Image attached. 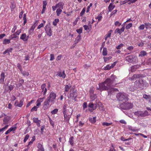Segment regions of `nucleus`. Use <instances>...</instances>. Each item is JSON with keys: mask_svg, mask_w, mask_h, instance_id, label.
Wrapping results in <instances>:
<instances>
[{"mask_svg": "<svg viewBox=\"0 0 151 151\" xmlns=\"http://www.w3.org/2000/svg\"><path fill=\"white\" fill-rule=\"evenodd\" d=\"M17 35L15 33L10 36L9 37V38L10 39H13L14 38H17Z\"/></svg>", "mask_w": 151, "mask_h": 151, "instance_id": "nucleus-46", "label": "nucleus"}, {"mask_svg": "<svg viewBox=\"0 0 151 151\" xmlns=\"http://www.w3.org/2000/svg\"><path fill=\"white\" fill-rule=\"evenodd\" d=\"M104 61L105 62H106L107 61H108L111 58V57H104Z\"/></svg>", "mask_w": 151, "mask_h": 151, "instance_id": "nucleus-60", "label": "nucleus"}, {"mask_svg": "<svg viewBox=\"0 0 151 151\" xmlns=\"http://www.w3.org/2000/svg\"><path fill=\"white\" fill-rule=\"evenodd\" d=\"M125 60L127 62L132 63H137L138 61L137 57L133 55L127 56L125 57Z\"/></svg>", "mask_w": 151, "mask_h": 151, "instance_id": "nucleus-3", "label": "nucleus"}, {"mask_svg": "<svg viewBox=\"0 0 151 151\" xmlns=\"http://www.w3.org/2000/svg\"><path fill=\"white\" fill-rule=\"evenodd\" d=\"M124 45L123 44H120L119 45L116 47V48L118 50H119L121 49V47H123Z\"/></svg>", "mask_w": 151, "mask_h": 151, "instance_id": "nucleus-56", "label": "nucleus"}, {"mask_svg": "<svg viewBox=\"0 0 151 151\" xmlns=\"http://www.w3.org/2000/svg\"><path fill=\"white\" fill-rule=\"evenodd\" d=\"M139 77V75L137 74L134 75L131 78V80H134V79Z\"/></svg>", "mask_w": 151, "mask_h": 151, "instance_id": "nucleus-51", "label": "nucleus"}, {"mask_svg": "<svg viewBox=\"0 0 151 151\" xmlns=\"http://www.w3.org/2000/svg\"><path fill=\"white\" fill-rule=\"evenodd\" d=\"M116 78L115 76L114 75H111L110 78H108L106 79H108L109 82L111 85L115 82V79Z\"/></svg>", "mask_w": 151, "mask_h": 151, "instance_id": "nucleus-13", "label": "nucleus"}, {"mask_svg": "<svg viewBox=\"0 0 151 151\" xmlns=\"http://www.w3.org/2000/svg\"><path fill=\"white\" fill-rule=\"evenodd\" d=\"M111 147H110V149L108 151H116V150L114 149L113 144H111Z\"/></svg>", "mask_w": 151, "mask_h": 151, "instance_id": "nucleus-52", "label": "nucleus"}, {"mask_svg": "<svg viewBox=\"0 0 151 151\" xmlns=\"http://www.w3.org/2000/svg\"><path fill=\"white\" fill-rule=\"evenodd\" d=\"M144 86V81L142 79H139L136 80L134 83V86L135 88L143 89Z\"/></svg>", "mask_w": 151, "mask_h": 151, "instance_id": "nucleus-5", "label": "nucleus"}, {"mask_svg": "<svg viewBox=\"0 0 151 151\" xmlns=\"http://www.w3.org/2000/svg\"><path fill=\"white\" fill-rule=\"evenodd\" d=\"M115 6L113 5L112 3H111L109 5L108 9L109 12H111L115 7Z\"/></svg>", "mask_w": 151, "mask_h": 151, "instance_id": "nucleus-26", "label": "nucleus"}, {"mask_svg": "<svg viewBox=\"0 0 151 151\" xmlns=\"http://www.w3.org/2000/svg\"><path fill=\"white\" fill-rule=\"evenodd\" d=\"M133 104L127 102H124L121 105H120L121 107L124 109H129L132 108L133 107Z\"/></svg>", "mask_w": 151, "mask_h": 151, "instance_id": "nucleus-6", "label": "nucleus"}, {"mask_svg": "<svg viewBox=\"0 0 151 151\" xmlns=\"http://www.w3.org/2000/svg\"><path fill=\"white\" fill-rule=\"evenodd\" d=\"M147 54V53L146 51L144 50H142L140 52L139 56L142 57L145 56Z\"/></svg>", "mask_w": 151, "mask_h": 151, "instance_id": "nucleus-23", "label": "nucleus"}, {"mask_svg": "<svg viewBox=\"0 0 151 151\" xmlns=\"http://www.w3.org/2000/svg\"><path fill=\"white\" fill-rule=\"evenodd\" d=\"M73 139L74 137L73 136L71 137L69 139V142L70 144L72 146H73L74 145Z\"/></svg>", "mask_w": 151, "mask_h": 151, "instance_id": "nucleus-41", "label": "nucleus"}, {"mask_svg": "<svg viewBox=\"0 0 151 151\" xmlns=\"http://www.w3.org/2000/svg\"><path fill=\"white\" fill-rule=\"evenodd\" d=\"M134 114V115L138 117L141 116L143 117L147 116L148 114V112L146 110H145L144 111H135Z\"/></svg>", "mask_w": 151, "mask_h": 151, "instance_id": "nucleus-7", "label": "nucleus"}, {"mask_svg": "<svg viewBox=\"0 0 151 151\" xmlns=\"http://www.w3.org/2000/svg\"><path fill=\"white\" fill-rule=\"evenodd\" d=\"M90 95V98L91 100L92 101H93L94 100L96 99L97 98V96L95 94H93Z\"/></svg>", "mask_w": 151, "mask_h": 151, "instance_id": "nucleus-27", "label": "nucleus"}, {"mask_svg": "<svg viewBox=\"0 0 151 151\" xmlns=\"http://www.w3.org/2000/svg\"><path fill=\"white\" fill-rule=\"evenodd\" d=\"M128 129L129 130L132 131L133 132H135L137 130L136 128L133 127L131 126H128Z\"/></svg>", "mask_w": 151, "mask_h": 151, "instance_id": "nucleus-31", "label": "nucleus"}, {"mask_svg": "<svg viewBox=\"0 0 151 151\" xmlns=\"http://www.w3.org/2000/svg\"><path fill=\"white\" fill-rule=\"evenodd\" d=\"M94 90L93 88H91L89 90L90 95L93 94Z\"/></svg>", "mask_w": 151, "mask_h": 151, "instance_id": "nucleus-61", "label": "nucleus"}, {"mask_svg": "<svg viewBox=\"0 0 151 151\" xmlns=\"http://www.w3.org/2000/svg\"><path fill=\"white\" fill-rule=\"evenodd\" d=\"M99 87H97V89L101 91L108 90L111 86L108 81V79H106L104 82L99 83Z\"/></svg>", "mask_w": 151, "mask_h": 151, "instance_id": "nucleus-1", "label": "nucleus"}, {"mask_svg": "<svg viewBox=\"0 0 151 151\" xmlns=\"http://www.w3.org/2000/svg\"><path fill=\"white\" fill-rule=\"evenodd\" d=\"M113 31L111 30H110L109 31L108 33L105 35V40H106L107 38L110 37L111 34L112 32Z\"/></svg>", "mask_w": 151, "mask_h": 151, "instance_id": "nucleus-21", "label": "nucleus"}, {"mask_svg": "<svg viewBox=\"0 0 151 151\" xmlns=\"http://www.w3.org/2000/svg\"><path fill=\"white\" fill-rule=\"evenodd\" d=\"M21 72L24 76H28L29 75V73L27 71H23V70H22V71H21Z\"/></svg>", "mask_w": 151, "mask_h": 151, "instance_id": "nucleus-36", "label": "nucleus"}, {"mask_svg": "<svg viewBox=\"0 0 151 151\" xmlns=\"http://www.w3.org/2000/svg\"><path fill=\"white\" fill-rule=\"evenodd\" d=\"M132 26V23H129L126 26L125 28L127 29H128L131 27Z\"/></svg>", "mask_w": 151, "mask_h": 151, "instance_id": "nucleus-45", "label": "nucleus"}, {"mask_svg": "<svg viewBox=\"0 0 151 151\" xmlns=\"http://www.w3.org/2000/svg\"><path fill=\"white\" fill-rule=\"evenodd\" d=\"M71 87V85L69 86L68 85H66L65 87L64 92L67 93L68 92L70 89V88Z\"/></svg>", "mask_w": 151, "mask_h": 151, "instance_id": "nucleus-22", "label": "nucleus"}, {"mask_svg": "<svg viewBox=\"0 0 151 151\" xmlns=\"http://www.w3.org/2000/svg\"><path fill=\"white\" fill-rule=\"evenodd\" d=\"M11 5L10 6V8L12 10L14 9L16 7V4L14 1L11 2Z\"/></svg>", "mask_w": 151, "mask_h": 151, "instance_id": "nucleus-33", "label": "nucleus"}, {"mask_svg": "<svg viewBox=\"0 0 151 151\" xmlns=\"http://www.w3.org/2000/svg\"><path fill=\"white\" fill-rule=\"evenodd\" d=\"M46 84L45 83L42 84L41 86V88L42 90L41 93L43 95H45L47 92V89L46 88Z\"/></svg>", "mask_w": 151, "mask_h": 151, "instance_id": "nucleus-16", "label": "nucleus"}, {"mask_svg": "<svg viewBox=\"0 0 151 151\" xmlns=\"http://www.w3.org/2000/svg\"><path fill=\"white\" fill-rule=\"evenodd\" d=\"M37 147L38 148L37 151H45V149L43 145L40 143L37 144Z\"/></svg>", "mask_w": 151, "mask_h": 151, "instance_id": "nucleus-18", "label": "nucleus"}, {"mask_svg": "<svg viewBox=\"0 0 151 151\" xmlns=\"http://www.w3.org/2000/svg\"><path fill=\"white\" fill-rule=\"evenodd\" d=\"M24 80L23 79L19 80V83L17 84V86L19 87L22 86V84L24 83Z\"/></svg>", "mask_w": 151, "mask_h": 151, "instance_id": "nucleus-40", "label": "nucleus"}, {"mask_svg": "<svg viewBox=\"0 0 151 151\" xmlns=\"http://www.w3.org/2000/svg\"><path fill=\"white\" fill-rule=\"evenodd\" d=\"M143 97L144 99L149 101H150L151 100V96L149 95L144 94L143 96Z\"/></svg>", "mask_w": 151, "mask_h": 151, "instance_id": "nucleus-24", "label": "nucleus"}, {"mask_svg": "<svg viewBox=\"0 0 151 151\" xmlns=\"http://www.w3.org/2000/svg\"><path fill=\"white\" fill-rule=\"evenodd\" d=\"M14 87V85H10L9 86H8L9 89L10 91H12V90L13 89Z\"/></svg>", "mask_w": 151, "mask_h": 151, "instance_id": "nucleus-63", "label": "nucleus"}, {"mask_svg": "<svg viewBox=\"0 0 151 151\" xmlns=\"http://www.w3.org/2000/svg\"><path fill=\"white\" fill-rule=\"evenodd\" d=\"M8 127V125H7L5 126L4 127L2 128L1 129L0 128V134H1V133H2V132L4 131L5 129H7Z\"/></svg>", "mask_w": 151, "mask_h": 151, "instance_id": "nucleus-47", "label": "nucleus"}, {"mask_svg": "<svg viewBox=\"0 0 151 151\" xmlns=\"http://www.w3.org/2000/svg\"><path fill=\"white\" fill-rule=\"evenodd\" d=\"M78 93L76 90L73 88H71L70 90V96L71 98H75L77 96Z\"/></svg>", "mask_w": 151, "mask_h": 151, "instance_id": "nucleus-10", "label": "nucleus"}, {"mask_svg": "<svg viewBox=\"0 0 151 151\" xmlns=\"http://www.w3.org/2000/svg\"><path fill=\"white\" fill-rule=\"evenodd\" d=\"M134 48V47L132 46H130L128 47L127 48V50H129V52H130L129 53H127V54H129L131 52V50H132Z\"/></svg>", "mask_w": 151, "mask_h": 151, "instance_id": "nucleus-50", "label": "nucleus"}, {"mask_svg": "<svg viewBox=\"0 0 151 151\" xmlns=\"http://www.w3.org/2000/svg\"><path fill=\"white\" fill-rule=\"evenodd\" d=\"M45 30L47 35L49 37L51 36L52 35V32L51 28L48 25H46L45 27Z\"/></svg>", "mask_w": 151, "mask_h": 151, "instance_id": "nucleus-11", "label": "nucleus"}, {"mask_svg": "<svg viewBox=\"0 0 151 151\" xmlns=\"http://www.w3.org/2000/svg\"><path fill=\"white\" fill-rule=\"evenodd\" d=\"M139 66L138 65H134L131 67V71L132 72L135 71L136 69L138 68Z\"/></svg>", "mask_w": 151, "mask_h": 151, "instance_id": "nucleus-29", "label": "nucleus"}, {"mask_svg": "<svg viewBox=\"0 0 151 151\" xmlns=\"http://www.w3.org/2000/svg\"><path fill=\"white\" fill-rule=\"evenodd\" d=\"M17 66L19 69L20 70V71H22V67L21 65L19 63H18L17 64Z\"/></svg>", "mask_w": 151, "mask_h": 151, "instance_id": "nucleus-62", "label": "nucleus"}, {"mask_svg": "<svg viewBox=\"0 0 151 151\" xmlns=\"http://www.w3.org/2000/svg\"><path fill=\"white\" fill-rule=\"evenodd\" d=\"M10 120V117L7 116L5 117L3 119V124H7L8 123V122Z\"/></svg>", "mask_w": 151, "mask_h": 151, "instance_id": "nucleus-20", "label": "nucleus"}, {"mask_svg": "<svg viewBox=\"0 0 151 151\" xmlns=\"http://www.w3.org/2000/svg\"><path fill=\"white\" fill-rule=\"evenodd\" d=\"M45 99V97L40 98L37 99V102H39L41 103V102H42Z\"/></svg>", "mask_w": 151, "mask_h": 151, "instance_id": "nucleus-49", "label": "nucleus"}, {"mask_svg": "<svg viewBox=\"0 0 151 151\" xmlns=\"http://www.w3.org/2000/svg\"><path fill=\"white\" fill-rule=\"evenodd\" d=\"M114 33H118L119 35H121L122 34L121 32L120 31V29H119V28H117V29H116Z\"/></svg>", "mask_w": 151, "mask_h": 151, "instance_id": "nucleus-55", "label": "nucleus"}, {"mask_svg": "<svg viewBox=\"0 0 151 151\" xmlns=\"http://www.w3.org/2000/svg\"><path fill=\"white\" fill-rule=\"evenodd\" d=\"M145 27V25L144 24L141 25L138 27L139 30H143Z\"/></svg>", "mask_w": 151, "mask_h": 151, "instance_id": "nucleus-53", "label": "nucleus"}, {"mask_svg": "<svg viewBox=\"0 0 151 151\" xmlns=\"http://www.w3.org/2000/svg\"><path fill=\"white\" fill-rule=\"evenodd\" d=\"M73 112V110L70 112V111L63 112L64 115V121L65 122H68L70 119L71 117L72 114Z\"/></svg>", "mask_w": 151, "mask_h": 151, "instance_id": "nucleus-4", "label": "nucleus"}, {"mask_svg": "<svg viewBox=\"0 0 151 151\" xmlns=\"http://www.w3.org/2000/svg\"><path fill=\"white\" fill-rule=\"evenodd\" d=\"M56 96L57 95L56 93L52 91L50 92L49 96L47 97L46 99L50 102H54Z\"/></svg>", "mask_w": 151, "mask_h": 151, "instance_id": "nucleus-8", "label": "nucleus"}, {"mask_svg": "<svg viewBox=\"0 0 151 151\" xmlns=\"http://www.w3.org/2000/svg\"><path fill=\"white\" fill-rule=\"evenodd\" d=\"M76 31L78 33L81 34L82 32V28L81 27L79 29H77Z\"/></svg>", "mask_w": 151, "mask_h": 151, "instance_id": "nucleus-57", "label": "nucleus"}, {"mask_svg": "<svg viewBox=\"0 0 151 151\" xmlns=\"http://www.w3.org/2000/svg\"><path fill=\"white\" fill-rule=\"evenodd\" d=\"M145 28L146 29H151V24L149 23H145Z\"/></svg>", "mask_w": 151, "mask_h": 151, "instance_id": "nucleus-32", "label": "nucleus"}, {"mask_svg": "<svg viewBox=\"0 0 151 151\" xmlns=\"http://www.w3.org/2000/svg\"><path fill=\"white\" fill-rule=\"evenodd\" d=\"M85 9L84 8H83V9L82 10L81 12L80 13V15L81 16H83V15L85 13Z\"/></svg>", "mask_w": 151, "mask_h": 151, "instance_id": "nucleus-64", "label": "nucleus"}, {"mask_svg": "<svg viewBox=\"0 0 151 151\" xmlns=\"http://www.w3.org/2000/svg\"><path fill=\"white\" fill-rule=\"evenodd\" d=\"M5 78V73L2 72L1 74V78L0 79V83L2 84L4 83V78Z\"/></svg>", "mask_w": 151, "mask_h": 151, "instance_id": "nucleus-19", "label": "nucleus"}, {"mask_svg": "<svg viewBox=\"0 0 151 151\" xmlns=\"http://www.w3.org/2000/svg\"><path fill=\"white\" fill-rule=\"evenodd\" d=\"M122 27L120 29V31L121 32V33L124 32L125 29L124 25V24H122Z\"/></svg>", "mask_w": 151, "mask_h": 151, "instance_id": "nucleus-54", "label": "nucleus"}, {"mask_svg": "<svg viewBox=\"0 0 151 151\" xmlns=\"http://www.w3.org/2000/svg\"><path fill=\"white\" fill-rule=\"evenodd\" d=\"M29 135L28 134H27L25 136V138L24 140V142H26V141H27V140L28 139L29 137Z\"/></svg>", "mask_w": 151, "mask_h": 151, "instance_id": "nucleus-58", "label": "nucleus"}, {"mask_svg": "<svg viewBox=\"0 0 151 151\" xmlns=\"http://www.w3.org/2000/svg\"><path fill=\"white\" fill-rule=\"evenodd\" d=\"M117 99L119 101H125L128 100L127 95L124 93L119 92L116 95Z\"/></svg>", "mask_w": 151, "mask_h": 151, "instance_id": "nucleus-2", "label": "nucleus"}, {"mask_svg": "<svg viewBox=\"0 0 151 151\" xmlns=\"http://www.w3.org/2000/svg\"><path fill=\"white\" fill-rule=\"evenodd\" d=\"M35 28V26L34 25H32L31 27L28 32L29 35H30L33 32Z\"/></svg>", "mask_w": 151, "mask_h": 151, "instance_id": "nucleus-30", "label": "nucleus"}, {"mask_svg": "<svg viewBox=\"0 0 151 151\" xmlns=\"http://www.w3.org/2000/svg\"><path fill=\"white\" fill-rule=\"evenodd\" d=\"M107 49L106 47H104L102 51V55L104 56H106L107 55Z\"/></svg>", "mask_w": 151, "mask_h": 151, "instance_id": "nucleus-37", "label": "nucleus"}, {"mask_svg": "<svg viewBox=\"0 0 151 151\" xmlns=\"http://www.w3.org/2000/svg\"><path fill=\"white\" fill-rule=\"evenodd\" d=\"M10 39H5L4 40L3 43L4 44L6 45L7 44H9L10 43Z\"/></svg>", "mask_w": 151, "mask_h": 151, "instance_id": "nucleus-34", "label": "nucleus"}, {"mask_svg": "<svg viewBox=\"0 0 151 151\" xmlns=\"http://www.w3.org/2000/svg\"><path fill=\"white\" fill-rule=\"evenodd\" d=\"M13 50V49L12 48H8L6 49L3 53V54L5 55L6 53H8L9 55V52H12V51Z\"/></svg>", "mask_w": 151, "mask_h": 151, "instance_id": "nucleus-25", "label": "nucleus"}, {"mask_svg": "<svg viewBox=\"0 0 151 151\" xmlns=\"http://www.w3.org/2000/svg\"><path fill=\"white\" fill-rule=\"evenodd\" d=\"M62 9H57L56 11V13L57 16H60L62 12Z\"/></svg>", "mask_w": 151, "mask_h": 151, "instance_id": "nucleus-38", "label": "nucleus"}, {"mask_svg": "<svg viewBox=\"0 0 151 151\" xmlns=\"http://www.w3.org/2000/svg\"><path fill=\"white\" fill-rule=\"evenodd\" d=\"M23 19L24 20L23 24H24V25L27 23V22L26 14H24V16H23Z\"/></svg>", "mask_w": 151, "mask_h": 151, "instance_id": "nucleus-44", "label": "nucleus"}, {"mask_svg": "<svg viewBox=\"0 0 151 151\" xmlns=\"http://www.w3.org/2000/svg\"><path fill=\"white\" fill-rule=\"evenodd\" d=\"M102 14H100L98 16L96 17L95 18L96 19H98V21L99 22L102 19Z\"/></svg>", "mask_w": 151, "mask_h": 151, "instance_id": "nucleus-42", "label": "nucleus"}, {"mask_svg": "<svg viewBox=\"0 0 151 151\" xmlns=\"http://www.w3.org/2000/svg\"><path fill=\"white\" fill-rule=\"evenodd\" d=\"M29 38V35L27 36L25 33H23L21 35L20 39L24 41H27Z\"/></svg>", "mask_w": 151, "mask_h": 151, "instance_id": "nucleus-17", "label": "nucleus"}, {"mask_svg": "<svg viewBox=\"0 0 151 151\" xmlns=\"http://www.w3.org/2000/svg\"><path fill=\"white\" fill-rule=\"evenodd\" d=\"M59 19H55L53 22V25L54 26H56L57 24L59 22Z\"/></svg>", "mask_w": 151, "mask_h": 151, "instance_id": "nucleus-43", "label": "nucleus"}, {"mask_svg": "<svg viewBox=\"0 0 151 151\" xmlns=\"http://www.w3.org/2000/svg\"><path fill=\"white\" fill-rule=\"evenodd\" d=\"M56 76H58L62 78H65L66 75L65 74V71H60L57 72V74Z\"/></svg>", "mask_w": 151, "mask_h": 151, "instance_id": "nucleus-15", "label": "nucleus"}, {"mask_svg": "<svg viewBox=\"0 0 151 151\" xmlns=\"http://www.w3.org/2000/svg\"><path fill=\"white\" fill-rule=\"evenodd\" d=\"M96 117H94L93 118H90L89 119V121L92 123H94L96 122Z\"/></svg>", "mask_w": 151, "mask_h": 151, "instance_id": "nucleus-35", "label": "nucleus"}, {"mask_svg": "<svg viewBox=\"0 0 151 151\" xmlns=\"http://www.w3.org/2000/svg\"><path fill=\"white\" fill-rule=\"evenodd\" d=\"M58 111V109H55L51 111V113L52 114H56Z\"/></svg>", "mask_w": 151, "mask_h": 151, "instance_id": "nucleus-48", "label": "nucleus"}, {"mask_svg": "<svg viewBox=\"0 0 151 151\" xmlns=\"http://www.w3.org/2000/svg\"><path fill=\"white\" fill-rule=\"evenodd\" d=\"M81 35H79L77 36L74 41L75 44L77 43L79 41H80L81 40Z\"/></svg>", "mask_w": 151, "mask_h": 151, "instance_id": "nucleus-28", "label": "nucleus"}, {"mask_svg": "<svg viewBox=\"0 0 151 151\" xmlns=\"http://www.w3.org/2000/svg\"><path fill=\"white\" fill-rule=\"evenodd\" d=\"M24 101V99H21V100H20L19 102L17 100L15 101L14 103V105L16 106L21 107L23 105V103Z\"/></svg>", "mask_w": 151, "mask_h": 151, "instance_id": "nucleus-14", "label": "nucleus"}, {"mask_svg": "<svg viewBox=\"0 0 151 151\" xmlns=\"http://www.w3.org/2000/svg\"><path fill=\"white\" fill-rule=\"evenodd\" d=\"M50 102L48 101L46 99L43 103V105L42 106L43 109L44 110H46L50 106Z\"/></svg>", "mask_w": 151, "mask_h": 151, "instance_id": "nucleus-12", "label": "nucleus"}, {"mask_svg": "<svg viewBox=\"0 0 151 151\" xmlns=\"http://www.w3.org/2000/svg\"><path fill=\"white\" fill-rule=\"evenodd\" d=\"M114 25L116 26L119 27L121 25V23H120L118 21H116L114 23Z\"/></svg>", "mask_w": 151, "mask_h": 151, "instance_id": "nucleus-59", "label": "nucleus"}, {"mask_svg": "<svg viewBox=\"0 0 151 151\" xmlns=\"http://www.w3.org/2000/svg\"><path fill=\"white\" fill-rule=\"evenodd\" d=\"M67 106V105L66 104H64L63 108H62V112H65V111H69V110H67L66 109V107Z\"/></svg>", "mask_w": 151, "mask_h": 151, "instance_id": "nucleus-39", "label": "nucleus"}, {"mask_svg": "<svg viewBox=\"0 0 151 151\" xmlns=\"http://www.w3.org/2000/svg\"><path fill=\"white\" fill-rule=\"evenodd\" d=\"M64 5V3L63 2H60L58 4H56L55 6H52V10L53 11L55 10L57 8L63 9Z\"/></svg>", "mask_w": 151, "mask_h": 151, "instance_id": "nucleus-9", "label": "nucleus"}]
</instances>
